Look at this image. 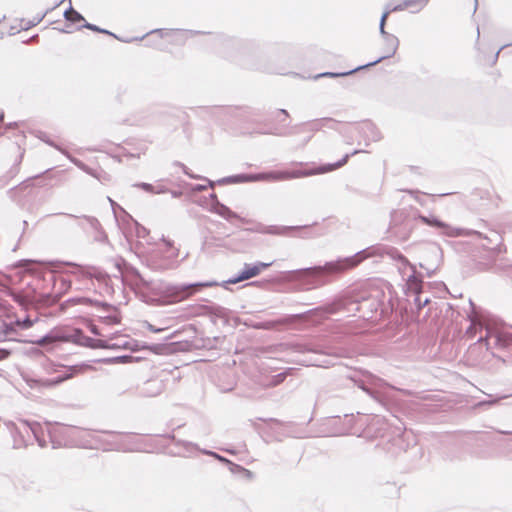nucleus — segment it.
<instances>
[{
    "instance_id": "20e7f679",
    "label": "nucleus",
    "mask_w": 512,
    "mask_h": 512,
    "mask_svg": "<svg viewBox=\"0 0 512 512\" xmlns=\"http://www.w3.org/2000/svg\"><path fill=\"white\" fill-rule=\"evenodd\" d=\"M362 150H354L351 153L345 154L340 160L334 163H327L317 166L316 168L309 169H295L291 171H271L261 173H241L223 177L217 181L208 180L209 186L213 188L216 184L227 185V184H239L249 182H260V181H282L288 179L308 177L316 174H324L334 171L344 166L349 158Z\"/></svg>"
},
{
    "instance_id": "58836bf2",
    "label": "nucleus",
    "mask_w": 512,
    "mask_h": 512,
    "mask_svg": "<svg viewBox=\"0 0 512 512\" xmlns=\"http://www.w3.org/2000/svg\"><path fill=\"white\" fill-rule=\"evenodd\" d=\"M405 212L403 210H395L391 213V221H390V227L394 228L398 226L400 220L404 216Z\"/></svg>"
},
{
    "instance_id": "4468645a",
    "label": "nucleus",
    "mask_w": 512,
    "mask_h": 512,
    "mask_svg": "<svg viewBox=\"0 0 512 512\" xmlns=\"http://www.w3.org/2000/svg\"><path fill=\"white\" fill-rule=\"evenodd\" d=\"M310 226L304 225V226H277V225H269L265 226L262 224L258 225V228L254 231L263 233V234H270V235H290L292 232L300 231L303 229H308Z\"/></svg>"
},
{
    "instance_id": "a18cd8bd",
    "label": "nucleus",
    "mask_w": 512,
    "mask_h": 512,
    "mask_svg": "<svg viewBox=\"0 0 512 512\" xmlns=\"http://www.w3.org/2000/svg\"><path fill=\"white\" fill-rule=\"evenodd\" d=\"M81 339H82V342H81L80 346L93 349L94 340H95L94 338L89 337V336L84 334Z\"/></svg>"
},
{
    "instance_id": "4c0bfd02",
    "label": "nucleus",
    "mask_w": 512,
    "mask_h": 512,
    "mask_svg": "<svg viewBox=\"0 0 512 512\" xmlns=\"http://www.w3.org/2000/svg\"><path fill=\"white\" fill-rule=\"evenodd\" d=\"M221 217L224 218L225 220L229 221V222H231L232 219H238L242 223H248L249 222V220H247L246 218L241 217L236 212L232 211L230 208H229V211L225 212Z\"/></svg>"
},
{
    "instance_id": "6e6552de",
    "label": "nucleus",
    "mask_w": 512,
    "mask_h": 512,
    "mask_svg": "<svg viewBox=\"0 0 512 512\" xmlns=\"http://www.w3.org/2000/svg\"><path fill=\"white\" fill-rule=\"evenodd\" d=\"M83 335V330L79 328L73 329L72 331L51 330L49 333L34 341V343L40 346L52 345L59 342H71L81 345Z\"/></svg>"
},
{
    "instance_id": "dca6fc26",
    "label": "nucleus",
    "mask_w": 512,
    "mask_h": 512,
    "mask_svg": "<svg viewBox=\"0 0 512 512\" xmlns=\"http://www.w3.org/2000/svg\"><path fill=\"white\" fill-rule=\"evenodd\" d=\"M338 123L339 122L333 118L324 117V118L315 119L313 121L303 123L302 126H306L307 131L317 132V131L323 130L324 128L335 130Z\"/></svg>"
},
{
    "instance_id": "9b49d317",
    "label": "nucleus",
    "mask_w": 512,
    "mask_h": 512,
    "mask_svg": "<svg viewBox=\"0 0 512 512\" xmlns=\"http://www.w3.org/2000/svg\"><path fill=\"white\" fill-rule=\"evenodd\" d=\"M179 249H170L165 250L163 256H159V254H154L150 261L151 267L155 270L165 271L175 269L178 266V258Z\"/></svg>"
},
{
    "instance_id": "338daca9",
    "label": "nucleus",
    "mask_w": 512,
    "mask_h": 512,
    "mask_svg": "<svg viewBox=\"0 0 512 512\" xmlns=\"http://www.w3.org/2000/svg\"><path fill=\"white\" fill-rule=\"evenodd\" d=\"M147 329L150 331V332H153V333H158V332H161L163 331L162 328H156L154 325L150 324L147 322Z\"/></svg>"
},
{
    "instance_id": "412c9836",
    "label": "nucleus",
    "mask_w": 512,
    "mask_h": 512,
    "mask_svg": "<svg viewBox=\"0 0 512 512\" xmlns=\"http://www.w3.org/2000/svg\"><path fill=\"white\" fill-rule=\"evenodd\" d=\"M24 424L31 430L35 440L41 448L46 447L47 443L43 437L42 426L38 422H30L25 420Z\"/></svg>"
},
{
    "instance_id": "680f3d73",
    "label": "nucleus",
    "mask_w": 512,
    "mask_h": 512,
    "mask_svg": "<svg viewBox=\"0 0 512 512\" xmlns=\"http://www.w3.org/2000/svg\"><path fill=\"white\" fill-rule=\"evenodd\" d=\"M162 241L164 242L165 246H166V250H170V249H176L174 247V242L170 239H166V238H162Z\"/></svg>"
},
{
    "instance_id": "423d86ee",
    "label": "nucleus",
    "mask_w": 512,
    "mask_h": 512,
    "mask_svg": "<svg viewBox=\"0 0 512 512\" xmlns=\"http://www.w3.org/2000/svg\"><path fill=\"white\" fill-rule=\"evenodd\" d=\"M414 218L419 219L425 225L435 228L439 232V234L443 236L459 237L475 235L478 238H484L491 242V239H489L487 236H484L479 231L472 229L454 228L434 215L425 216L418 212L417 215L414 216Z\"/></svg>"
},
{
    "instance_id": "bb28decb",
    "label": "nucleus",
    "mask_w": 512,
    "mask_h": 512,
    "mask_svg": "<svg viewBox=\"0 0 512 512\" xmlns=\"http://www.w3.org/2000/svg\"><path fill=\"white\" fill-rule=\"evenodd\" d=\"M133 187L140 188L144 190L145 192L152 193V194H162L166 193L168 189L164 186L154 187L150 183L146 182H137L132 185Z\"/></svg>"
},
{
    "instance_id": "f03ea898",
    "label": "nucleus",
    "mask_w": 512,
    "mask_h": 512,
    "mask_svg": "<svg viewBox=\"0 0 512 512\" xmlns=\"http://www.w3.org/2000/svg\"><path fill=\"white\" fill-rule=\"evenodd\" d=\"M215 41L221 46V53L249 70L273 72V62L278 59L280 46L258 40H241L217 34Z\"/></svg>"
},
{
    "instance_id": "bf43d9fd",
    "label": "nucleus",
    "mask_w": 512,
    "mask_h": 512,
    "mask_svg": "<svg viewBox=\"0 0 512 512\" xmlns=\"http://www.w3.org/2000/svg\"><path fill=\"white\" fill-rule=\"evenodd\" d=\"M207 187H210L209 184L208 185H204V184H195L193 187H192V191L193 192H202L204 190L207 189Z\"/></svg>"
},
{
    "instance_id": "2f4dec72",
    "label": "nucleus",
    "mask_w": 512,
    "mask_h": 512,
    "mask_svg": "<svg viewBox=\"0 0 512 512\" xmlns=\"http://www.w3.org/2000/svg\"><path fill=\"white\" fill-rule=\"evenodd\" d=\"M226 466L229 468V470L233 474L242 473V474H245L248 478L252 477V472L250 470L244 468L243 466H241L239 464L232 462L231 460H230V463H228Z\"/></svg>"
},
{
    "instance_id": "09e8293b",
    "label": "nucleus",
    "mask_w": 512,
    "mask_h": 512,
    "mask_svg": "<svg viewBox=\"0 0 512 512\" xmlns=\"http://www.w3.org/2000/svg\"><path fill=\"white\" fill-rule=\"evenodd\" d=\"M388 17H389V15L387 14V12L382 13V15L380 17V21H379V33L387 32L385 30V25H386Z\"/></svg>"
},
{
    "instance_id": "69168bd1",
    "label": "nucleus",
    "mask_w": 512,
    "mask_h": 512,
    "mask_svg": "<svg viewBox=\"0 0 512 512\" xmlns=\"http://www.w3.org/2000/svg\"><path fill=\"white\" fill-rule=\"evenodd\" d=\"M45 137H46V135L44 133H42V136H40V139L42 141H44L45 143H47L48 145L53 146L56 149H59V147L53 141H51V140H49L48 138H45Z\"/></svg>"
},
{
    "instance_id": "f704fd0d",
    "label": "nucleus",
    "mask_w": 512,
    "mask_h": 512,
    "mask_svg": "<svg viewBox=\"0 0 512 512\" xmlns=\"http://www.w3.org/2000/svg\"><path fill=\"white\" fill-rule=\"evenodd\" d=\"M34 264H35V261H33L31 259H22V260H19L16 263H14L13 267L14 268H20L24 272H31L32 271V266Z\"/></svg>"
},
{
    "instance_id": "4d7b16f0",
    "label": "nucleus",
    "mask_w": 512,
    "mask_h": 512,
    "mask_svg": "<svg viewBox=\"0 0 512 512\" xmlns=\"http://www.w3.org/2000/svg\"><path fill=\"white\" fill-rule=\"evenodd\" d=\"M213 458H214V459H216V460H218L219 462H221V463L225 464V465H227L228 463H230V460H229L228 458H226V457H224V456H222V455H220V454H218V453H216V452H214V454H213Z\"/></svg>"
},
{
    "instance_id": "37998d69",
    "label": "nucleus",
    "mask_w": 512,
    "mask_h": 512,
    "mask_svg": "<svg viewBox=\"0 0 512 512\" xmlns=\"http://www.w3.org/2000/svg\"><path fill=\"white\" fill-rule=\"evenodd\" d=\"M219 108L217 106H202L198 107L196 111H199L200 113L212 116L214 115V112L218 110Z\"/></svg>"
},
{
    "instance_id": "8fccbe9b",
    "label": "nucleus",
    "mask_w": 512,
    "mask_h": 512,
    "mask_svg": "<svg viewBox=\"0 0 512 512\" xmlns=\"http://www.w3.org/2000/svg\"><path fill=\"white\" fill-rule=\"evenodd\" d=\"M178 165L182 167L184 174L187 175L188 177H190L192 179H202V180H205L208 182V180H209L208 178L190 173L188 168L184 164L178 163Z\"/></svg>"
},
{
    "instance_id": "393cba45",
    "label": "nucleus",
    "mask_w": 512,
    "mask_h": 512,
    "mask_svg": "<svg viewBox=\"0 0 512 512\" xmlns=\"http://www.w3.org/2000/svg\"><path fill=\"white\" fill-rule=\"evenodd\" d=\"M63 17L66 20V22H68L70 24H76L81 21H83L85 23V21H86L85 18L83 17V15L72 7L71 3L69 5V7L64 11Z\"/></svg>"
},
{
    "instance_id": "052dcab7",
    "label": "nucleus",
    "mask_w": 512,
    "mask_h": 512,
    "mask_svg": "<svg viewBox=\"0 0 512 512\" xmlns=\"http://www.w3.org/2000/svg\"><path fill=\"white\" fill-rule=\"evenodd\" d=\"M254 264H255V266L258 267L259 274L261 273L262 270H264V269H266V268H268V267H270L272 265L271 262H269V263H266V262H256Z\"/></svg>"
},
{
    "instance_id": "0e129e2a",
    "label": "nucleus",
    "mask_w": 512,
    "mask_h": 512,
    "mask_svg": "<svg viewBox=\"0 0 512 512\" xmlns=\"http://www.w3.org/2000/svg\"><path fill=\"white\" fill-rule=\"evenodd\" d=\"M45 137H46V135L44 133H42V136H40V139L42 141H44L45 143H47L48 145L53 146L56 149H59V147L53 141H51V140H49L48 138H45Z\"/></svg>"
},
{
    "instance_id": "5fc2aeb1",
    "label": "nucleus",
    "mask_w": 512,
    "mask_h": 512,
    "mask_svg": "<svg viewBox=\"0 0 512 512\" xmlns=\"http://www.w3.org/2000/svg\"><path fill=\"white\" fill-rule=\"evenodd\" d=\"M286 378V374L285 373H278L277 375H275L272 379V384L273 385H278L280 383H282Z\"/></svg>"
},
{
    "instance_id": "e2e57ef3",
    "label": "nucleus",
    "mask_w": 512,
    "mask_h": 512,
    "mask_svg": "<svg viewBox=\"0 0 512 512\" xmlns=\"http://www.w3.org/2000/svg\"><path fill=\"white\" fill-rule=\"evenodd\" d=\"M11 352L7 349L0 348V360L7 359Z\"/></svg>"
},
{
    "instance_id": "774afa93",
    "label": "nucleus",
    "mask_w": 512,
    "mask_h": 512,
    "mask_svg": "<svg viewBox=\"0 0 512 512\" xmlns=\"http://www.w3.org/2000/svg\"><path fill=\"white\" fill-rule=\"evenodd\" d=\"M209 198H210V199H211V201H212V203H211V207H214V206L216 205V203H217V202H220V201L218 200L217 195H216L215 193H211V194L209 195Z\"/></svg>"
},
{
    "instance_id": "0eeeda50",
    "label": "nucleus",
    "mask_w": 512,
    "mask_h": 512,
    "mask_svg": "<svg viewBox=\"0 0 512 512\" xmlns=\"http://www.w3.org/2000/svg\"><path fill=\"white\" fill-rule=\"evenodd\" d=\"M478 342H484L487 350L494 348L504 352L503 355H497L492 351V355L506 362L507 354H512V333L509 332H490L487 331L485 337H480Z\"/></svg>"
},
{
    "instance_id": "39448f33",
    "label": "nucleus",
    "mask_w": 512,
    "mask_h": 512,
    "mask_svg": "<svg viewBox=\"0 0 512 512\" xmlns=\"http://www.w3.org/2000/svg\"><path fill=\"white\" fill-rule=\"evenodd\" d=\"M346 344H340L336 338L326 341L310 342L299 344L296 351L299 353H312L316 357L309 360V364L318 367H329L334 365L335 358L344 357L347 353Z\"/></svg>"
},
{
    "instance_id": "7c9ffc66",
    "label": "nucleus",
    "mask_w": 512,
    "mask_h": 512,
    "mask_svg": "<svg viewBox=\"0 0 512 512\" xmlns=\"http://www.w3.org/2000/svg\"><path fill=\"white\" fill-rule=\"evenodd\" d=\"M429 0H404V6L413 9L412 12H418L426 6Z\"/></svg>"
},
{
    "instance_id": "aec40b11",
    "label": "nucleus",
    "mask_w": 512,
    "mask_h": 512,
    "mask_svg": "<svg viewBox=\"0 0 512 512\" xmlns=\"http://www.w3.org/2000/svg\"><path fill=\"white\" fill-rule=\"evenodd\" d=\"M503 251L502 245L496 244L494 247L488 248L486 250V260L485 262H479L478 263V269L480 271H486L489 270L492 267V264L495 262L496 257Z\"/></svg>"
},
{
    "instance_id": "7ed1b4c3",
    "label": "nucleus",
    "mask_w": 512,
    "mask_h": 512,
    "mask_svg": "<svg viewBox=\"0 0 512 512\" xmlns=\"http://www.w3.org/2000/svg\"><path fill=\"white\" fill-rule=\"evenodd\" d=\"M137 295L153 305H171L191 298L205 287L218 285L216 281L193 283H169L162 280H147L138 271L135 274Z\"/></svg>"
},
{
    "instance_id": "603ef678",
    "label": "nucleus",
    "mask_w": 512,
    "mask_h": 512,
    "mask_svg": "<svg viewBox=\"0 0 512 512\" xmlns=\"http://www.w3.org/2000/svg\"><path fill=\"white\" fill-rule=\"evenodd\" d=\"M359 387L365 391L366 393H368L372 398H374L375 400H379V393L377 391H374L372 389H369L367 386H365L363 383H361L359 385Z\"/></svg>"
},
{
    "instance_id": "864d4df0",
    "label": "nucleus",
    "mask_w": 512,
    "mask_h": 512,
    "mask_svg": "<svg viewBox=\"0 0 512 512\" xmlns=\"http://www.w3.org/2000/svg\"><path fill=\"white\" fill-rule=\"evenodd\" d=\"M68 158H69V160H70V161H71L75 166H77L79 169H81V170H86V164H85L83 161H81V160H79V159H77V158H75V157H72V156H70V155H68Z\"/></svg>"
},
{
    "instance_id": "1a4fd4ad",
    "label": "nucleus",
    "mask_w": 512,
    "mask_h": 512,
    "mask_svg": "<svg viewBox=\"0 0 512 512\" xmlns=\"http://www.w3.org/2000/svg\"><path fill=\"white\" fill-rule=\"evenodd\" d=\"M60 369H55V372L58 374L56 377L51 379H46L43 384L47 387L56 386L64 381H67L73 378L76 375L83 374L87 370H92L94 367L88 362H82L79 364L71 365V366H59Z\"/></svg>"
},
{
    "instance_id": "9d476101",
    "label": "nucleus",
    "mask_w": 512,
    "mask_h": 512,
    "mask_svg": "<svg viewBox=\"0 0 512 512\" xmlns=\"http://www.w3.org/2000/svg\"><path fill=\"white\" fill-rule=\"evenodd\" d=\"M348 305H355V302L348 297H338L330 303L308 310L304 315L316 316L319 319H326L329 315L335 314L339 311H349L347 309Z\"/></svg>"
},
{
    "instance_id": "c9c22d12",
    "label": "nucleus",
    "mask_w": 512,
    "mask_h": 512,
    "mask_svg": "<svg viewBox=\"0 0 512 512\" xmlns=\"http://www.w3.org/2000/svg\"><path fill=\"white\" fill-rule=\"evenodd\" d=\"M13 300L24 308L27 307L28 305H30V303H31V300L29 299V297L27 295H25L24 293H20V292L15 293L13 295Z\"/></svg>"
},
{
    "instance_id": "a878e982",
    "label": "nucleus",
    "mask_w": 512,
    "mask_h": 512,
    "mask_svg": "<svg viewBox=\"0 0 512 512\" xmlns=\"http://www.w3.org/2000/svg\"><path fill=\"white\" fill-rule=\"evenodd\" d=\"M364 68H365V66L361 65L354 69H351L349 71H344V72H323V73H319V74L315 75L313 77V79L317 80L322 77H329V78L345 77V76L354 74L355 72L362 70Z\"/></svg>"
},
{
    "instance_id": "f257e3e1",
    "label": "nucleus",
    "mask_w": 512,
    "mask_h": 512,
    "mask_svg": "<svg viewBox=\"0 0 512 512\" xmlns=\"http://www.w3.org/2000/svg\"><path fill=\"white\" fill-rule=\"evenodd\" d=\"M372 257L390 258L400 264L399 270L401 273H403L404 269L409 268L411 270V274L407 277V285L410 289H413L416 294L414 303L417 310H421L430 303V299L428 297L422 299L419 294L422 286V278L421 275L416 273L415 267L397 248L384 244L369 246L355 253L353 256L339 258L335 261L326 262L323 265L289 271V279L298 282L303 290L316 289L327 284L330 281L331 276L343 273L344 271L357 266L363 260Z\"/></svg>"
},
{
    "instance_id": "c03bdc74",
    "label": "nucleus",
    "mask_w": 512,
    "mask_h": 512,
    "mask_svg": "<svg viewBox=\"0 0 512 512\" xmlns=\"http://www.w3.org/2000/svg\"><path fill=\"white\" fill-rule=\"evenodd\" d=\"M110 347H111L110 343L105 340H101V339L94 340L93 349H109Z\"/></svg>"
},
{
    "instance_id": "473e14b6",
    "label": "nucleus",
    "mask_w": 512,
    "mask_h": 512,
    "mask_svg": "<svg viewBox=\"0 0 512 512\" xmlns=\"http://www.w3.org/2000/svg\"><path fill=\"white\" fill-rule=\"evenodd\" d=\"M102 34H106V35H109V36H112L114 37L115 39L123 42V43H132V42H135V41H141L143 40L146 35H143V36H140V37H131V38H122V37H119L117 36L116 34H114L113 32L107 30V29H104L102 28Z\"/></svg>"
},
{
    "instance_id": "ddd939ff",
    "label": "nucleus",
    "mask_w": 512,
    "mask_h": 512,
    "mask_svg": "<svg viewBox=\"0 0 512 512\" xmlns=\"http://www.w3.org/2000/svg\"><path fill=\"white\" fill-rule=\"evenodd\" d=\"M380 35L382 36L383 39L384 54L377 58L376 60L365 64V68L375 66L376 64L382 62L383 60L393 57L398 50L399 39L395 35L388 32L380 33Z\"/></svg>"
},
{
    "instance_id": "13d9d810",
    "label": "nucleus",
    "mask_w": 512,
    "mask_h": 512,
    "mask_svg": "<svg viewBox=\"0 0 512 512\" xmlns=\"http://www.w3.org/2000/svg\"><path fill=\"white\" fill-rule=\"evenodd\" d=\"M83 171L97 179H100L99 173L95 169H92L91 167H89L88 165H86V170H83Z\"/></svg>"
},
{
    "instance_id": "ea45409f",
    "label": "nucleus",
    "mask_w": 512,
    "mask_h": 512,
    "mask_svg": "<svg viewBox=\"0 0 512 512\" xmlns=\"http://www.w3.org/2000/svg\"><path fill=\"white\" fill-rule=\"evenodd\" d=\"M131 220L134 222L135 227H136V236L138 238H145L149 234V230L146 227L139 224L133 218Z\"/></svg>"
},
{
    "instance_id": "5701e85b",
    "label": "nucleus",
    "mask_w": 512,
    "mask_h": 512,
    "mask_svg": "<svg viewBox=\"0 0 512 512\" xmlns=\"http://www.w3.org/2000/svg\"><path fill=\"white\" fill-rule=\"evenodd\" d=\"M141 360L140 357H134L132 355H121L116 357H110V358H103L97 360V362L105 363V364H127V363H133V362H139Z\"/></svg>"
},
{
    "instance_id": "49530a36",
    "label": "nucleus",
    "mask_w": 512,
    "mask_h": 512,
    "mask_svg": "<svg viewBox=\"0 0 512 512\" xmlns=\"http://www.w3.org/2000/svg\"><path fill=\"white\" fill-rule=\"evenodd\" d=\"M260 113L258 110L251 109V108H245L243 110V113L241 114V117L244 119H248L249 117L259 116Z\"/></svg>"
},
{
    "instance_id": "79ce46f5",
    "label": "nucleus",
    "mask_w": 512,
    "mask_h": 512,
    "mask_svg": "<svg viewBox=\"0 0 512 512\" xmlns=\"http://www.w3.org/2000/svg\"><path fill=\"white\" fill-rule=\"evenodd\" d=\"M92 270H93V273L92 272L87 273V275L89 277H91V278L94 277L99 281H105L107 279V277H108L107 273L100 271V270L96 269L95 267H93Z\"/></svg>"
},
{
    "instance_id": "4be33fe9",
    "label": "nucleus",
    "mask_w": 512,
    "mask_h": 512,
    "mask_svg": "<svg viewBox=\"0 0 512 512\" xmlns=\"http://www.w3.org/2000/svg\"><path fill=\"white\" fill-rule=\"evenodd\" d=\"M199 315H215L218 317H223L226 313V309L218 304L212 305H201L198 307Z\"/></svg>"
},
{
    "instance_id": "72a5a7b5",
    "label": "nucleus",
    "mask_w": 512,
    "mask_h": 512,
    "mask_svg": "<svg viewBox=\"0 0 512 512\" xmlns=\"http://www.w3.org/2000/svg\"><path fill=\"white\" fill-rule=\"evenodd\" d=\"M37 320V318L32 319L29 315H27L24 318H17L15 323L21 329H28L32 327L34 322H36Z\"/></svg>"
},
{
    "instance_id": "cd10ccee",
    "label": "nucleus",
    "mask_w": 512,
    "mask_h": 512,
    "mask_svg": "<svg viewBox=\"0 0 512 512\" xmlns=\"http://www.w3.org/2000/svg\"><path fill=\"white\" fill-rule=\"evenodd\" d=\"M129 349L131 351H138L140 349H148L154 353H160L161 350L163 349V347L159 344H147V343H143L142 345H140L137 341L135 340H132L131 341V345L129 346Z\"/></svg>"
},
{
    "instance_id": "a19ab883",
    "label": "nucleus",
    "mask_w": 512,
    "mask_h": 512,
    "mask_svg": "<svg viewBox=\"0 0 512 512\" xmlns=\"http://www.w3.org/2000/svg\"><path fill=\"white\" fill-rule=\"evenodd\" d=\"M210 211L222 216L225 212L229 211V207L221 202H217L214 207H211Z\"/></svg>"
},
{
    "instance_id": "f3484780",
    "label": "nucleus",
    "mask_w": 512,
    "mask_h": 512,
    "mask_svg": "<svg viewBox=\"0 0 512 512\" xmlns=\"http://www.w3.org/2000/svg\"><path fill=\"white\" fill-rule=\"evenodd\" d=\"M164 383L158 379H151L144 383L140 390V395L144 397H156L164 390Z\"/></svg>"
},
{
    "instance_id": "f8f14e48",
    "label": "nucleus",
    "mask_w": 512,
    "mask_h": 512,
    "mask_svg": "<svg viewBox=\"0 0 512 512\" xmlns=\"http://www.w3.org/2000/svg\"><path fill=\"white\" fill-rule=\"evenodd\" d=\"M151 34H158L161 38L168 37L171 34H176L174 43L184 45L188 37H194L196 35L205 34V32L199 30L157 28L147 32L145 35L148 36Z\"/></svg>"
},
{
    "instance_id": "e433bc0d",
    "label": "nucleus",
    "mask_w": 512,
    "mask_h": 512,
    "mask_svg": "<svg viewBox=\"0 0 512 512\" xmlns=\"http://www.w3.org/2000/svg\"><path fill=\"white\" fill-rule=\"evenodd\" d=\"M50 11H52V9H47L43 13L37 14L34 18H32V21H29L27 23V25L23 29L27 30V29L39 24Z\"/></svg>"
},
{
    "instance_id": "2eb2a0df",
    "label": "nucleus",
    "mask_w": 512,
    "mask_h": 512,
    "mask_svg": "<svg viewBox=\"0 0 512 512\" xmlns=\"http://www.w3.org/2000/svg\"><path fill=\"white\" fill-rule=\"evenodd\" d=\"M259 275V269L255 264L245 263L243 269L234 277L223 282V286L227 284H236L241 281H245Z\"/></svg>"
},
{
    "instance_id": "b1692460",
    "label": "nucleus",
    "mask_w": 512,
    "mask_h": 512,
    "mask_svg": "<svg viewBox=\"0 0 512 512\" xmlns=\"http://www.w3.org/2000/svg\"><path fill=\"white\" fill-rule=\"evenodd\" d=\"M23 158V153H21L16 160L15 164L10 168V170L6 173V175L0 177V189L5 187L11 179H13L20 170V163Z\"/></svg>"
},
{
    "instance_id": "de8ad7c7",
    "label": "nucleus",
    "mask_w": 512,
    "mask_h": 512,
    "mask_svg": "<svg viewBox=\"0 0 512 512\" xmlns=\"http://www.w3.org/2000/svg\"><path fill=\"white\" fill-rule=\"evenodd\" d=\"M82 28H86L88 30H91V31H94V32H97V33H100L102 32V28L95 25V24H92V23H89L87 21H85L84 24H82L81 26L78 27V29H82Z\"/></svg>"
},
{
    "instance_id": "c85d7f7f",
    "label": "nucleus",
    "mask_w": 512,
    "mask_h": 512,
    "mask_svg": "<svg viewBox=\"0 0 512 512\" xmlns=\"http://www.w3.org/2000/svg\"><path fill=\"white\" fill-rule=\"evenodd\" d=\"M168 437L174 441L175 445L182 446L188 453L200 450V447L196 443L182 439H176L174 435H168Z\"/></svg>"
},
{
    "instance_id": "6ab92c4d",
    "label": "nucleus",
    "mask_w": 512,
    "mask_h": 512,
    "mask_svg": "<svg viewBox=\"0 0 512 512\" xmlns=\"http://www.w3.org/2000/svg\"><path fill=\"white\" fill-rule=\"evenodd\" d=\"M359 132L367 141H378L381 139V134L375 124L370 121H365L359 126Z\"/></svg>"
},
{
    "instance_id": "6e6d98bb",
    "label": "nucleus",
    "mask_w": 512,
    "mask_h": 512,
    "mask_svg": "<svg viewBox=\"0 0 512 512\" xmlns=\"http://www.w3.org/2000/svg\"><path fill=\"white\" fill-rule=\"evenodd\" d=\"M404 191L409 193L416 201H418L421 205H423V203L419 199V195L421 193L419 190L406 189Z\"/></svg>"
},
{
    "instance_id": "c756f323",
    "label": "nucleus",
    "mask_w": 512,
    "mask_h": 512,
    "mask_svg": "<svg viewBox=\"0 0 512 512\" xmlns=\"http://www.w3.org/2000/svg\"><path fill=\"white\" fill-rule=\"evenodd\" d=\"M37 177H39V175H36V176H34L32 178H29V179L23 181L22 183H20L19 185L9 189L7 193H8V196L10 197V199H12L13 201H16V194H17V192L19 190H23V189L28 188L30 186V181L32 179H34V178H37Z\"/></svg>"
},
{
    "instance_id": "a211bd4d",
    "label": "nucleus",
    "mask_w": 512,
    "mask_h": 512,
    "mask_svg": "<svg viewBox=\"0 0 512 512\" xmlns=\"http://www.w3.org/2000/svg\"><path fill=\"white\" fill-rule=\"evenodd\" d=\"M67 303H71V304H86V305H91V306H95V307H99V308H102L104 311H111V310H116L115 306H113L112 304L110 303H107V302H104V301H99V300H94V299H91V298H87V297H74V298H70L67 300Z\"/></svg>"
},
{
    "instance_id": "3c124183",
    "label": "nucleus",
    "mask_w": 512,
    "mask_h": 512,
    "mask_svg": "<svg viewBox=\"0 0 512 512\" xmlns=\"http://www.w3.org/2000/svg\"><path fill=\"white\" fill-rule=\"evenodd\" d=\"M109 202L111 203L113 213L115 218L117 219L116 208L120 209L127 218L132 219L131 215H129L122 207H120L115 201H113L110 197H108Z\"/></svg>"
}]
</instances>
